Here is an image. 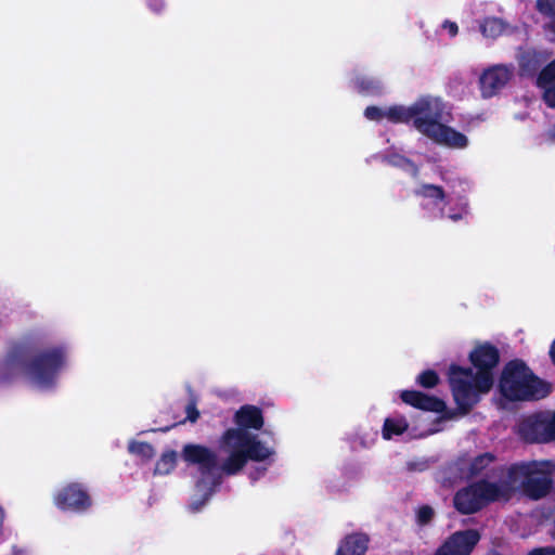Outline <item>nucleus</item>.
Here are the masks:
<instances>
[{
	"label": "nucleus",
	"instance_id": "obj_1",
	"mask_svg": "<svg viewBox=\"0 0 555 555\" xmlns=\"http://www.w3.org/2000/svg\"><path fill=\"white\" fill-rule=\"evenodd\" d=\"M476 369L451 363L447 371V380L455 404L449 409L444 399L417 389L399 391V399L415 410L435 413L437 416H465L490 392L494 385L493 370L500 362V351L491 343L477 345L468 356Z\"/></svg>",
	"mask_w": 555,
	"mask_h": 555
},
{
	"label": "nucleus",
	"instance_id": "obj_2",
	"mask_svg": "<svg viewBox=\"0 0 555 555\" xmlns=\"http://www.w3.org/2000/svg\"><path fill=\"white\" fill-rule=\"evenodd\" d=\"M27 347L15 345L0 362V383H11L23 371L39 387H53L56 377L66 361V352L62 347L43 350L26 361Z\"/></svg>",
	"mask_w": 555,
	"mask_h": 555
},
{
	"label": "nucleus",
	"instance_id": "obj_3",
	"mask_svg": "<svg viewBox=\"0 0 555 555\" xmlns=\"http://www.w3.org/2000/svg\"><path fill=\"white\" fill-rule=\"evenodd\" d=\"M498 390L500 402L535 401L547 397L552 391L550 383L538 377L519 359L508 361L500 375Z\"/></svg>",
	"mask_w": 555,
	"mask_h": 555
},
{
	"label": "nucleus",
	"instance_id": "obj_4",
	"mask_svg": "<svg viewBox=\"0 0 555 555\" xmlns=\"http://www.w3.org/2000/svg\"><path fill=\"white\" fill-rule=\"evenodd\" d=\"M504 496V490L496 482L480 479L459 489L453 496V506L462 515L478 513L489 504Z\"/></svg>",
	"mask_w": 555,
	"mask_h": 555
},
{
	"label": "nucleus",
	"instance_id": "obj_5",
	"mask_svg": "<svg viewBox=\"0 0 555 555\" xmlns=\"http://www.w3.org/2000/svg\"><path fill=\"white\" fill-rule=\"evenodd\" d=\"M428 117L426 121L420 120L417 125L423 135L453 149H464L468 145V139L464 133L444 124L449 121L446 118V104L439 98Z\"/></svg>",
	"mask_w": 555,
	"mask_h": 555
},
{
	"label": "nucleus",
	"instance_id": "obj_6",
	"mask_svg": "<svg viewBox=\"0 0 555 555\" xmlns=\"http://www.w3.org/2000/svg\"><path fill=\"white\" fill-rule=\"evenodd\" d=\"M438 98L424 95L418 98L410 106L393 105L386 111V118L393 124H412V126L421 133L417 127L420 120H427L431 114Z\"/></svg>",
	"mask_w": 555,
	"mask_h": 555
},
{
	"label": "nucleus",
	"instance_id": "obj_7",
	"mask_svg": "<svg viewBox=\"0 0 555 555\" xmlns=\"http://www.w3.org/2000/svg\"><path fill=\"white\" fill-rule=\"evenodd\" d=\"M518 473L525 477L521 482L522 492L531 500L545 498L553 488V479L550 474L538 469L535 463L513 465L509 474Z\"/></svg>",
	"mask_w": 555,
	"mask_h": 555
},
{
	"label": "nucleus",
	"instance_id": "obj_8",
	"mask_svg": "<svg viewBox=\"0 0 555 555\" xmlns=\"http://www.w3.org/2000/svg\"><path fill=\"white\" fill-rule=\"evenodd\" d=\"M53 503L62 512L83 514L92 506L93 501L86 486L69 482L54 493Z\"/></svg>",
	"mask_w": 555,
	"mask_h": 555
},
{
	"label": "nucleus",
	"instance_id": "obj_9",
	"mask_svg": "<svg viewBox=\"0 0 555 555\" xmlns=\"http://www.w3.org/2000/svg\"><path fill=\"white\" fill-rule=\"evenodd\" d=\"M181 456L184 462L191 465H197L202 476H212V486L217 487L221 482V476H215L218 468L217 455L209 448L202 444L188 443L183 447Z\"/></svg>",
	"mask_w": 555,
	"mask_h": 555
},
{
	"label": "nucleus",
	"instance_id": "obj_10",
	"mask_svg": "<svg viewBox=\"0 0 555 555\" xmlns=\"http://www.w3.org/2000/svg\"><path fill=\"white\" fill-rule=\"evenodd\" d=\"M481 534L477 529H465L452 533L434 555H470Z\"/></svg>",
	"mask_w": 555,
	"mask_h": 555
},
{
	"label": "nucleus",
	"instance_id": "obj_11",
	"mask_svg": "<svg viewBox=\"0 0 555 555\" xmlns=\"http://www.w3.org/2000/svg\"><path fill=\"white\" fill-rule=\"evenodd\" d=\"M520 437L529 443L555 440V418H522L518 425Z\"/></svg>",
	"mask_w": 555,
	"mask_h": 555
},
{
	"label": "nucleus",
	"instance_id": "obj_12",
	"mask_svg": "<svg viewBox=\"0 0 555 555\" xmlns=\"http://www.w3.org/2000/svg\"><path fill=\"white\" fill-rule=\"evenodd\" d=\"M551 54L546 50L534 47H518L516 61L518 75L522 78H535L540 70L547 64Z\"/></svg>",
	"mask_w": 555,
	"mask_h": 555
},
{
	"label": "nucleus",
	"instance_id": "obj_13",
	"mask_svg": "<svg viewBox=\"0 0 555 555\" xmlns=\"http://www.w3.org/2000/svg\"><path fill=\"white\" fill-rule=\"evenodd\" d=\"M512 77V66L500 64L486 69L479 78L481 96L485 99L494 96L508 83Z\"/></svg>",
	"mask_w": 555,
	"mask_h": 555
},
{
	"label": "nucleus",
	"instance_id": "obj_14",
	"mask_svg": "<svg viewBox=\"0 0 555 555\" xmlns=\"http://www.w3.org/2000/svg\"><path fill=\"white\" fill-rule=\"evenodd\" d=\"M370 538L365 533L356 532L345 537L335 555H365Z\"/></svg>",
	"mask_w": 555,
	"mask_h": 555
},
{
	"label": "nucleus",
	"instance_id": "obj_15",
	"mask_svg": "<svg viewBox=\"0 0 555 555\" xmlns=\"http://www.w3.org/2000/svg\"><path fill=\"white\" fill-rule=\"evenodd\" d=\"M251 434L242 426L240 428H230L222 436V444L232 451L245 450Z\"/></svg>",
	"mask_w": 555,
	"mask_h": 555
},
{
	"label": "nucleus",
	"instance_id": "obj_16",
	"mask_svg": "<svg viewBox=\"0 0 555 555\" xmlns=\"http://www.w3.org/2000/svg\"><path fill=\"white\" fill-rule=\"evenodd\" d=\"M246 460L261 462L267 460L272 452L266 448L256 436L251 435L245 450H242Z\"/></svg>",
	"mask_w": 555,
	"mask_h": 555
},
{
	"label": "nucleus",
	"instance_id": "obj_17",
	"mask_svg": "<svg viewBox=\"0 0 555 555\" xmlns=\"http://www.w3.org/2000/svg\"><path fill=\"white\" fill-rule=\"evenodd\" d=\"M495 460V455L491 452H485L482 454L475 456L469 463L468 470L465 474V477L467 479L477 477Z\"/></svg>",
	"mask_w": 555,
	"mask_h": 555
},
{
	"label": "nucleus",
	"instance_id": "obj_18",
	"mask_svg": "<svg viewBox=\"0 0 555 555\" xmlns=\"http://www.w3.org/2000/svg\"><path fill=\"white\" fill-rule=\"evenodd\" d=\"M246 462V456H244L242 450L231 451L228 459L223 462L221 469L227 475H235L245 466Z\"/></svg>",
	"mask_w": 555,
	"mask_h": 555
},
{
	"label": "nucleus",
	"instance_id": "obj_19",
	"mask_svg": "<svg viewBox=\"0 0 555 555\" xmlns=\"http://www.w3.org/2000/svg\"><path fill=\"white\" fill-rule=\"evenodd\" d=\"M537 10L547 20L545 29L555 34V0H537Z\"/></svg>",
	"mask_w": 555,
	"mask_h": 555
},
{
	"label": "nucleus",
	"instance_id": "obj_20",
	"mask_svg": "<svg viewBox=\"0 0 555 555\" xmlns=\"http://www.w3.org/2000/svg\"><path fill=\"white\" fill-rule=\"evenodd\" d=\"M409 427L405 418H385L383 426L384 439H391L393 436L403 434Z\"/></svg>",
	"mask_w": 555,
	"mask_h": 555
},
{
	"label": "nucleus",
	"instance_id": "obj_21",
	"mask_svg": "<svg viewBox=\"0 0 555 555\" xmlns=\"http://www.w3.org/2000/svg\"><path fill=\"white\" fill-rule=\"evenodd\" d=\"M415 195L424 198H430L435 204L443 202L447 196L442 186L429 183H424L415 190Z\"/></svg>",
	"mask_w": 555,
	"mask_h": 555
},
{
	"label": "nucleus",
	"instance_id": "obj_22",
	"mask_svg": "<svg viewBox=\"0 0 555 555\" xmlns=\"http://www.w3.org/2000/svg\"><path fill=\"white\" fill-rule=\"evenodd\" d=\"M177 465V452L169 450L162 454L156 462L154 473L158 475H167L171 473Z\"/></svg>",
	"mask_w": 555,
	"mask_h": 555
},
{
	"label": "nucleus",
	"instance_id": "obj_23",
	"mask_svg": "<svg viewBox=\"0 0 555 555\" xmlns=\"http://www.w3.org/2000/svg\"><path fill=\"white\" fill-rule=\"evenodd\" d=\"M440 380L439 374L433 369H426L415 377V384L423 389H434Z\"/></svg>",
	"mask_w": 555,
	"mask_h": 555
},
{
	"label": "nucleus",
	"instance_id": "obj_24",
	"mask_svg": "<svg viewBox=\"0 0 555 555\" xmlns=\"http://www.w3.org/2000/svg\"><path fill=\"white\" fill-rule=\"evenodd\" d=\"M480 28L483 36L495 38L504 31L505 24L501 18L488 17L481 24Z\"/></svg>",
	"mask_w": 555,
	"mask_h": 555
},
{
	"label": "nucleus",
	"instance_id": "obj_25",
	"mask_svg": "<svg viewBox=\"0 0 555 555\" xmlns=\"http://www.w3.org/2000/svg\"><path fill=\"white\" fill-rule=\"evenodd\" d=\"M128 450L131 454L140 456L143 461H150L155 456V450L149 442L132 441L129 443Z\"/></svg>",
	"mask_w": 555,
	"mask_h": 555
},
{
	"label": "nucleus",
	"instance_id": "obj_26",
	"mask_svg": "<svg viewBox=\"0 0 555 555\" xmlns=\"http://www.w3.org/2000/svg\"><path fill=\"white\" fill-rule=\"evenodd\" d=\"M354 85L360 93L373 94L378 93L380 83L378 80L365 76L358 77Z\"/></svg>",
	"mask_w": 555,
	"mask_h": 555
},
{
	"label": "nucleus",
	"instance_id": "obj_27",
	"mask_svg": "<svg viewBox=\"0 0 555 555\" xmlns=\"http://www.w3.org/2000/svg\"><path fill=\"white\" fill-rule=\"evenodd\" d=\"M185 390L188 395V402L184 406L185 416H201L199 411L197 409L198 396L191 386V384H185Z\"/></svg>",
	"mask_w": 555,
	"mask_h": 555
},
{
	"label": "nucleus",
	"instance_id": "obj_28",
	"mask_svg": "<svg viewBox=\"0 0 555 555\" xmlns=\"http://www.w3.org/2000/svg\"><path fill=\"white\" fill-rule=\"evenodd\" d=\"M535 86L542 91V101L548 108H555V80L546 85L539 82V76L535 80Z\"/></svg>",
	"mask_w": 555,
	"mask_h": 555
},
{
	"label": "nucleus",
	"instance_id": "obj_29",
	"mask_svg": "<svg viewBox=\"0 0 555 555\" xmlns=\"http://www.w3.org/2000/svg\"><path fill=\"white\" fill-rule=\"evenodd\" d=\"M441 217H444L443 210L440 211ZM468 214V203L465 197H460L456 204V207L451 208L449 214L446 215L447 218L456 222L462 220Z\"/></svg>",
	"mask_w": 555,
	"mask_h": 555
},
{
	"label": "nucleus",
	"instance_id": "obj_30",
	"mask_svg": "<svg viewBox=\"0 0 555 555\" xmlns=\"http://www.w3.org/2000/svg\"><path fill=\"white\" fill-rule=\"evenodd\" d=\"M273 402H262L261 405L245 404L242 405L233 416H262L264 412L263 406H273Z\"/></svg>",
	"mask_w": 555,
	"mask_h": 555
},
{
	"label": "nucleus",
	"instance_id": "obj_31",
	"mask_svg": "<svg viewBox=\"0 0 555 555\" xmlns=\"http://www.w3.org/2000/svg\"><path fill=\"white\" fill-rule=\"evenodd\" d=\"M539 82L543 86L555 80V59L547 61V64L539 73Z\"/></svg>",
	"mask_w": 555,
	"mask_h": 555
},
{
	"label": "nucleus",
	"instance_id": "obj_32",
	"mask_svg": "<svg viewBox=\"0 0 555 555\" xmlns=\"http://www.w3.org/2000/svg\"><path fill=\"white\" fill-rule=\"evenodd\" d=\"M434 508L429 505H423L418 508L416 519L421 526L428 525L434 518Z\"/></svg>",
	"mask_w": 555,
	"mask_h": 555
},
{
	"label": "nucleus",
	"instance_id": "obj_33",
	"mask_svg": "<svg viewBox=\"0 0 555 555\" xmlns=\"http://www.w3.org/2000/svg\"><path fill=\"white\" fill-rule=\"evenodd\" d=\"M364 116L370 120L379 121L386 117V111H383L378 106H367L364 111Z\"/></svg>",
	"mask_w": 555,
	"mask_h": 555
},
{
	"label": "nucleus",
	"instance_id": "obj_34",
	"mask_svg": "<svg viewBox=\"0 0 555 555\" xmlns=\"http://www.w3.org/2000/svg\"><path fill=\"white\" fill-rule=\"evenodd\" d=\"M237 424L245 428L260 429L264 424V418H235Z\"/></svg>",
	"mask_w": 555,
	"mask_h": 555
},
{
	"label": "nucleus",
	"instance_id": "obj_35",
	"mask_svg": "<svg viewBox=\"0 0 555 555\" xmlns=\"http://www.w3.org/2000/svg\"><path fill=\"white\" fill-rule=\"evenodd\" d=\"M147 7L154 13H160L165 9L164 0H147Z\"/></svg>",
	"mask_w": 555,
	"mask_h": 555
},
{
	"label": "nucleus",
	"instance_id": "obj_36",
	"mask_svg": "<svg viewBox=\"0 0 555 555\" xmlns=\"http://www.w3.org/2000/svg\"><path fill=\"white\" fill-rule=\"evenodd\" d=\"M528 555H555V547H538L529 552Z\"/></svg>",
	"mask_w": 555,
	"mask_h": 555
},
{
	"label": "nucleus",
	"instance_id": "obj_37",
	"mask_svg": "<svg viewBox=\"0 0 555 555\" xmlns=\"http://www.w3.org/2000/svg\"><path fill=\"white\" fill-rule=\"evenodd\" d=\"M442 27L448 30L451 37H455L459 33V26L455 22L444 21Z\"/></svg>",
	"mask_w": 555,
	"mask_h": 555
},
{
	"label": "nucleus",
	"instance_id": "obj_38",
	"mask_svg": "<svg viewBox=\"0 0 555 555\" xmlns=\"http://www.w3.org/2000/svg\"><path fill=\"white\" fill-rule=\"evenodd\" d=\"M550 358L552 363L555 365V339L553 340L551 347H550Z\"/></svg>",
	"mask_w": 555,
	"mask_h": 555
},
{
	"label": "nucleus",
	"instance_id": "obj_39",
	"mask_svg": "<svg viewBox=\"0 0 555 555\" xmlns=\"http://www.w3.org/2000/svg\"><path fill=\"white\" fill-rule=\"evenodd\" d=\"M529 416H554L555 417V411L550 413V412H534L532 414H530Z\"/></svg>",
	"mask_w": 555,
	"mask_h": 555
},
{
	"label": "nucleus",
	"instance_id": "obj_40",
	"mask_svg": "<svg viewBox=\"0 0 555 555\" xmlns=\"http://www.w3.org/2000/svg\"><path fill=\"white\" fill-rule=\"evenodd\" d=\"M3 519H4V511H3V508L0 506V532L2 531V527H3Z\"/></svg>",
	"mask_w": 555,
	"mask_h": 555
},
{
	"label": "nucleus",
	"instance_id": "obj_41",
	"mask_svg": "<svg viewBox=\"0 0 555 555\" xmlns=\"http://www.w3.org/2000/svg\"><path fill=\"white\" fill-rule=\"evenodd\" d=\"M188 421L191 423H195L197 421V418H183L181 422H179V424H184Z\"/></svg>",
	"mask_w": 555,
	"mask_h": 555
},
{
	"label": "nucleus",
	"instance_id": "obj_42",
	"mask_svg": "<svg viewBox=\"0 0 555 555\" xmlns=\"http://www.w3.org/2000/svg\"><path fill=\"white\" fill-rule=\"evenodd\" d=\"M435 430H427L426 433H423V434H420L418 436L420 437H424V436H427L429 434H433Z\"/></svg>",
	"mask_w": 555,
	"mask_h": 555
},
{
	"label": "nucleus",
	"instance_id": "obj_43",
	"mask_svg": "<svg viewBox=\"0 0 555 555\" xmlns=\"http://www.w3.org/2000/svg\"><path fill=\"white\" fill-rule=\"evenodd\" d=\"M550 135H551V138H552V139H554V140H555V126H554V128L551 130Z\"/></svg>",
	"mask_w": 555,
	"mask_h": 555
},
{
	"label": "nucleus",
	"instance_id": "obj_44",
	"mask_svg": "<svg viewBox=\"0 0 555 555\" xmlns=\"http://www.w3.org/2000/svg\"><path fill=\"white\" fill-rule=\"evenodd\" d=\"M447 420L448 418H442V417L436 418L437 422L447 421Z\"/></svg>",
	"mask_w": 555,
	"mask_h": 555
},
{
	"label": "nucleus",
	"instance_id": "obj_45",
	"mask_svg": "<svg viewBox=\"0 0 555 555\" xmlns=\"http://www.w3.org/2000/svg\"><path fill=\"white\" fill-rule=\"evenodd\" d=\"M488 555H501V554L499 552H492V553H490Z\"/></svg>",
	"mask_w": 555,
	"mask_h": 555
}]
</instances>
